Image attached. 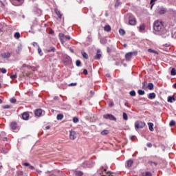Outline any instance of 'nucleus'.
I'll use <instances>...</instances> for the list:
<instances>
[{"label":"nucleus","mask_w":176,"mask_h":176,"mask_svg":"<svg viewBox=\"0 0 176 176\" xmlns=\"http://www.w3.org/2000/svg\"><path fill=\"white\" fill-rule=\"evenodd\" d=\"M109 133V131L104 129L103 131H101L100 134L102 135H107V134H108Z\"/></svg>","instance_id":"a878e982"},{"label":"nucleus","mask_w":176,"mask_h":176,"mask_svg":"<svg viewBox=\"0 0 176 176\" xmlns=\"http://www.w3.org/2000/svg\"><path fill=\"white\" fill-rule=\"evenodd\" d=\"M14 37L16 39H20V33L19 32H16L14 35Z\"/></svg>","instance_id":"7c9ffc66"},{"label":"nucleus","mask_w":176,"mask_h":176,"mask_svg":"<svg viewBox=\"0 0 176 176\" xmlns=\"http://www.w3.org/2000/svg\"><path fill=\"white\" fill-rule=\"evenodd\" d=\"M145 127V122L142 121H136L135 122V129L138 130L139 129H144Z\"/></svg>","instance_id":"20e7f679"},{"label":"nucleus","mask_w":176,"mask_h":176,"mask_svg":"<svg viewBox=\"0 0 176 176\" xmlns=\"http://www.w3.org/2000/svg\"><path fill=\"white\" fill-rule=\"evenodd\" d=\"M122 118H123L124 120H129V117L127 116V113H122Z\"/></svg>","instance_id":"c85d7f7f"},{"label":"nucleus","mask_w":176,"mask_h":176,"mask_svg":"<svg viewBox=\"0 0 176 176\" xmlns=\"http://www.w3.org/2000/svg\"><path fill=\"white\" fill-rule=\"evenodd\" d=\"M148 85V82L144 81V82H142V89H144V90H146V89H148V87H146V85Z\"/></svg>","instance_id":"bb28decb"},{"label":"nucleus","mask_w":176,"mask_h":176,"mask_svg":"<svg viewBox=\"0 0 176 176\" xmlns=\"http://www.w3.org/2000/svg\"><path fill=\"white\" fill-rule=\"evenodd\" d=\"M63 118H64V115L63 114H58L56 116L57 120H63Z\"/></svg>","instance_id":"393cba45"},{"label":"nucleus","mask_w":176,"mask_h":176,"mask_svg":"<svg viewBox=\"0 0 176 176\" xmlns=\"http://www.w3.org/2000/svg\"><path fill=\"white\" fill-rule=\"evenodd\" d=\"M133 160H128L126 162L127 167L129 168L133 166Z\"/></svg>","instance_id":"4be33fe9"},{"label":"nucleus","mask_w":176,"mask_h":176,"mask_svg":"<svg viewBox=\"0 0 176 176\" xmlns=\"http://www.w3.org/2000/svg\"><path fill=\"white\" fill-rule=\"evenodd\" d=\"M129 94L131 96V97H135V91H131Z\"/></svg>","instance_id":"e433bc0d"},{"label":"nucleus","mask_w":176,"mask_h":176,"mask_svg":"<svg viewBox=\"0 0 176 176\" xmlns=\"http://www.w3.org/2000/svg\"><path fill=\"white\" fill-rule=\"evenodd\" d=\"M33 46H38L39 47V45H38V43H33Z\"/></svg>","instance_id":"864d4df0"},{"label":"nucleus","mask_w":176,"mask_h":176,"mask_svg":"<svg viewBox=\"0 0 176 176\" xmlns=\"http://www.w3.org/2000/svg\"><path fill=\"white\" fill-rule=\"evenodd\" d=\"M77 134L75 131H69V138L72 140H76Z\"/></svg>","instance_id":"6e6552de"},{"label":"nucleus","mask_w":176,"mask_h":176,"mask_svg":"<svg viewBox=\"0 0 176 176\" xmlns=\"http://www.w3.org/2000/svg\"><path fill=\"white\" fill-rule=\"evenodd\" d=\"M49 34H51L52 35H53V34H54V31H53V30L50 29Z\"/></svg>","instance_id":"09e8293b"},{"label":"nucleus","mask_w":176,"mask_h":176,"mask_svg":"<svg viewBox=\"0 0 176 176\" xmlns=\"http://www.w3.org/2000/svg\"><path fill=\"white\" fill-rule=\"evenodd\" d=\"M170 75H172V76H175V75H176V71H175V68H173V69H171Z\"/></svg>","instance_id":"2f4dec72"},{"label":"nucleus","mask_w":176,"mask_h":176,"mask_svg":"<svg viewBox=\"0 0 176 176\" xmlns=\"http://www.w3.org/2000/svg\"><path fill=\"white\" fill-rule=\"evenodd\" d=\"M147 87H148V90H153V87H154L153 83L149 82L148 84Z\"/></svg>","instance_id":"5701e85b"},{"label":"nucleus","mask_w":176,"mask_h":176,"mask_svg":"<svg viewBox=\"0 0 176 176\" xmlns=\"http://www.w3.org/2000/svg\"><path fill=\"white\" fill-rule=\"evenodd\" d=\"M140 176H152V173L151 172H144L140 174Z\"/></svg>","instance_id":"a211bd4d"},{"label":"nucleus","mask_w":176,"mask_h":176,"mask_svg":"<svg viewBox=\"0 0 176 176\" xmlns=\"http://www.w3.org/2000/svg\"><path fill=\"white\" fill-rule=\"evenodd\" d=\"M0 88H1V83H0Z\"/></svg>","instance_id":"774afa93"},{"label":"nucleus","mask_w":176,"mask_h":176,"mask_svg":"<svg viewBox=\"0 0 176 176\" xmlns=\"http://www.w3.org/2000/svg\"><path fill=\"white\" fill-rule=\"evenodd\" d=\"M69 86H76V82H72L71 84L69 85Z\"/></svg>","instance_id":"3c124183"},{"label":"nucleus","mask_w":176,"mask_h":176,"mask_svg":"<svg viewBox=\"0 0 176 176\" xmlns=\"http://www.w3.org/2000/svg\"><path fill=\"white\" fill-rule=\"evenodd\" d=\"M70 51L72 52V53H74V50H70Z\"/></svg>","instance_id":"e2e57ef3"},{"label":"nucleus","mask_w":176,"mask_h":176,"mask_svg":"<svg viewBox=\"0 0 176 176\" xmlns=\"http://www.w3.org/2000/svg\"><path fill=\"white\" fill-rule=\"evenodd\" d=\"M166 10H164V9H161V10H159V12H158V13L160 14H164L165 13H166Z\"/></svg>","instance_id":"72a5a7b5"},{"label":"nucleus","mask_w":176,"mask_h":176,"mask_svg":"<svg viewBox=\"0 0 176 176\" xmlns=\"http://www.w3.org/2000/svg\"><path fill=\"white\" fill-rule=\"evenodd\" d=\"M11 54L10 52H3L1 54V57H3V58H9L10 57Z\"/></svg>","instance_id":"9b49d317"},{"label":"nucleus","mask_w":176,"mask_h":176,"mask_svg":"<svg viewBox=\"0 0 176 176\" xmlns=\"http://www.w3.org/2000/svg\"><path fill=\"white\" fill-rule=\"evenodd\" d=\"M45 130H50V126H45Z\"/></svg>","instance_id":"5fc2aeb1"},{"label":"nucleus","mask_w":176,"mask_h":176,"mask_svg":"<svg viewBox=\"0 0 176 176\" xmlns=\"http://www.w3.org/2000/svg\"><path fill=\"white\" fill-rule=\"evenodd\" d=\"M73 122L74 123H78L79 122V119L78 118V117H74L73 118Z\"/></svg>","instance_id":"58836bf2"},{"label":"nucleus","mask_w":176,"mask_h":176,"mask_svg":"<svg viewBox=\"0 0 176 176\" xmlns=\"http://www.w3.org/2000/svg\"><path fill=\"white\" fill-rule=\"evenodd\" d=\"M23 165L25 166V167H29L30 170H34L35 168L33 166H31L30 163L28 162L23 163Z\"/></svg>","instance_id":"2eb2a0df"},{"label":"nucleus","mask_w":176,"mask_h":176,"mask_svg":"<svg viewBox=\"0 0 176 176\" xmlns=\"http://www.w3.org/2000/svg\"><path fill=\"white\" fill-rule=\"evenodd\" d=\"M139 30H140V32H142V31L145 30V26L144 25H141L139 28Z\"/></svg>","instance_id":"473e14b6"},{"label":"nucleus","mask_w":176,"mask_h":176,"mask_svg":"<svg viewBox=\"0 0 176 176\" xmlns=\"http://www.w3.org/2000/svg\"><path fill=\"white\" fill-rule=\"evenodd\" d=\"M156 1L157 0H151V8L153 7V5H155V2H156Z\"/></svg>","instance_id":"c03bdc74"},{"label":"nucleus","mask_w":176,"mask_h":176,"mask_svg":"<svg viewBox=\"0 0 176 176\" xmlns=\"http://www.w3.org/2000/svg\"><path fill=\"white\" fill-rule=\"evenodd\" d=\"M81 54H82L83 58H85V60H88L89 59V55L85 52H83V51L81 52Z\"/></svg>","instance_id":"dca6fc26"},{"label":"nucleus","mask_w":176,"mask_h":176,"mask_svg":"<svg viewBox=\"0 0 176 176\" xmlns=\"http://www.w3.org/2000/svg\"><path fill=\"white\" fill-rule=\"evenodd\" d=\"M9 108H10V106L9 104L3 106V109H9Z\"/></svg>","instance_id":"a18cd8bd"},{"label":"nucleus","mask_w":176,"mask_h":176,"mask_svg":"<svg viewBox=\"0 0 176 176\" xmlns=\"http://www.w3.org/2000/svg\"><path fill=\"white\" fill-rule=\"evenodd\" d=\"M119 5H120V1L119 0H117L115 3V8L119 7Z\"/></svg>","instance_id":"ea45409f"},{"label":"nucleus","mask_w":176,"mask_h":176,"mask_svg":"<svg viewBox=\"0 0 176 176\" xmlns=\"http://www.w3.org/2000/svg\"><path fill=\"white\" fill-rule=\"evenodd\" d=\"M153 29L157 32H162V31H164V23L162 21L157 20L154 22Z\"/></svg>","instance_id":"f257e3e1"},{"label":"nucleus","mask_w":176,"mask_h":176,"mask_svg":"<svg viewBox=\"0 0 176 176\" xmlns=\"http://www.w3.org/2000/svg\"><path fill=\"white\" fill-rule=\"evenodd\" d=\"M48 53L52 52L54 53L56 52V48L54 47H50L49 49L46 50Z\"/></svg>","instance_id":"6ab92c4d"},{"label":"nucleus","mask_w":176,"mask_h":176,"mask_svg":"<svg viewBox=\"0 0 176 176\" xmlns=\"http://www.w3.org/2000/svg\"><path fill=\"white\" fill-rule=\"evenodd\" d=\"M10 102L12 103V104H16V98H11L10 100Z\"/></svg>","instance_id":"a19ab883"},{"label":"nucleus","mask_w":176,"mask_h":176,"mask_svg":"<svg viewBox=\"0 0 176 176\" xmlns=\"http://www.w3.org/2000/svg\"><path fill=\"white\" fill-rule=\"evenodd\" d=\"M74 174L76 176H83V172L79 170H76Z\"/></svg>","instance_id":"b1692460"},{"label":"nucleus","mask_w":176,"mask_h":176,"mask_svg":"<svg viewBox=\"0 0 176 176\" xmlns=\"http://www.w3.org/2000/svg\"><path fill=\"white\" fill-rule=\"evenodd\" d=\"M119 34H120V35H122V36L125 35L126 31H124V30H123V29H120Z\"/></svg>","instance_id":"cd10ccee"},{"label":"nucleus","mask_w":176,"mask_h":176,"mask_svg":"<svg viewBox=\"0 0 176 176\" xmlns=\"http://www.w3.org/2000/svg\"><path fill=\"white\" fill-rule=\"evenodd\" d=\"M148 52L149 53H155V51L153 50L152 49H148Z\"/></svg>","instance_id":"8fccbe9b"},{"label":"nucleus","mask_w":176,"mask_h":176,"mask_svg":"<svg viewBox=\"0 0 176 176\" xmlns=\"http://www.w3.org/2000/svg\"><path fill=\"white\" fill-rule=\"evenodd\" d=\"M1 74H6V72H8V71L5 68H1Z\"/></svg>","instance_id":"37998d69"},{"label":"nucleus","mask_w":176,"mask_h":176,"mask_svg":"<svg viewBox=\"0 0 176 176\" xmlns=\"http://www.w3.org/2000/svg\"><path fill=\"white\" fill-rule=\"evenodd\" d=\"M139 96H144V94H145V91L142 90V89H139L138 91Z\"/></svg>","instance_id":"c756f323"},{"label":"nucleus","mask_w":176,"mask_h":176,"mask_svg":"<svg viewBox=\"0 0 176 176\" xmlns=\"http://www.w3.org/2000/svg\"><path fill=\"white\" fill-rule=\"evenodd\" d=\"M135 54L136 56L137 52H128L125 54V60L126 61H130L131 60L133 55Z\"/></svg>","instance_id":"423d86ee"},{"label":"nucleus","mask_w":176,"mask_h":176,"mask_svg":"<svg viewBox=\"0 0 176 176\" xmlns=\"http://www.w3.org/2000/svg\"><path fill=\"white\" fill-rule=\"evenodd\" d=\"M148 129L150 130V131H153V123L152 122H148Z\"/></svg>","instance_id":"412c9836"},{"label":"nucleus","mask_w":176,"mask_h":176,"mask_svg":"<svg viewBox=\"0 0 176 176\" xmlns=\"http://www.w3.org/2000/svg\"><path fill=\"white\" fill-rule=\"evenodd\" d=\"M104 31H106V32H110V31L112 30L111 28V26L109 25H107L104 27Z\"/></svg>","instance_id":"f3484780"},{"label":"nucleus","mask_w":176,"mask_h":176,"mask_svg":"<svg viewBox=\"0 0 176 176\" xmlns=\"http://www.w3.org/2000/svg\"><path fill=\"white\" fill-rule=\"evenodd\" d=\"M58 36H59V38H60V41L62 45H64V43H65V42H68V41L71 40V36L69 35L65 36L63 33H59Z\"/></svg>","instance_id":"f03ea898"},{"label":"nucleus","mask_w":176,"mask_h":176,"mask_svg":"<svg viewBox=\"0 0 176 176\" xmlns=\"http://www.w3.org/2000/svg\"><path fill=\"white\" fill-rule=\"evenodd\" d=\"M107 52H108V53H110L111 50L109 49V47H107Z\"/></svg>","instance_id":"4d7b16f0"},{"label":"nucleus","mask_w":176,"mask_h":176,"mask_svg":"<svg viewBox=\"0 0 176 176\" xmlns=\"http://www.w3.org/2000/svg\"><path fill=\"white\" fill-rule=\"evenodd\" d=\"M38 54H40V56H42V54H42V49H41V47H38Z\"/></svg>","instance_id":"79ce46f5"},{"label":"nucleus","mask_w":176,"mask_h":176,"mask_svg":"<svg viewBox=\"0 0 176 176\" xmlns=\"http://www.w3.org/2000/svg\"><path fill=\"white\" fill-rule=\"evenodd\" d=\"M147 146L148 148H152V143H148Z\"/></svg>","instance_id":"603ef678"},{"label":"nucleus","mask_w":176,"mask_h":176,"mask_svg":"<svg viewBox=\"0 0 176 176\" xmlns=\"http://www.w3.org/2000/svg\"><path fill=\"white\" fill-rule=\"evenodd\" d=\"M148 98L149 100H153V99L156 98V94H155L154 92L149 94Z\"/></svg>","instance_id":"ddd939ff"},{"label":"nucleus","mask_w":176,"mask_h":176,"mask_svg":"<svg viewBox=\"0 0 176 176\" xmlns=\"http://www.w3.org/2000/svg\"><path fill=\"white\" fill-rule=\"evenodd\" d=\"M100 52H101V51L100 50H97L96 55L95 56V59L96 60H100V58H101Z\"/></svg>","instance_id":"4468645a"},{"label":"nucleus","mask_w":176,"mask_h":176,"mask_svg":"<svg viewBox=\"0 0 176 176\" xmlns=\"http://www.w3.org/2000/svg\"><path fill=\"white\" fill-rule=\"evenodd\" d=\"M22 67L23 68H25V67H28V65H27L26 64H23Z\"/></svg>","instance_id":"6e6d98bb"},{"label":"nucleus","mask_w":176,"mask_h":176,"mask_svg":"<svg viewBox=\"0 0 176 176\" xmlns=\"http://www.w3.org/2000/svg\"><path fill=\"white\" fill-rule=\"evenodd\" d=\"M81 64H82V63L80 62V60H77L76 61V65L77 67H80Z\"/></svg>","instance_id":"4c0bfd02"},{"label":"nucleus","mask_w":176,"mask_h":176,"mask_svg":"<svg viewBox=\"0 0 176 176\" xmlns=\"http://www.w3.org/2000/svg\"><path fill=\"white\" fill-rule=\"evenodd\" d=\"M104 171H107V169H104Z\"/></svg>","instance_id":"338daca9"},{"label":"nucleus","mask_w":176,"mask_h":176,"mask_svg":"<svg viewBox=\"0 0 176 176\" xmlns=\"http://www.w3.org/2000/svg\"><path fill=\"white\" fill-rule=\"evenodd\" d=\"M22 119H23V120H28L30 119V113H28V112H24L22 114Z\"/></svg>","instance_id":"9d476101"},{"label":"nucleus","mask_w":176,"mask_h":176,"mask_svg":"<svg viewBox=\"0 0 176 176\" xmlns=\"http://www.w3.org/2000/svg\"><path fill=\"white\" fill-rule=\"evenodd\" d=\"M0 104H2V100L0 99Z\"/></svg>","instance_id":"0e129e2a"},{"label":"nucleus","mask_w":176,"mask_h":176,"mask_svg":"<svg viewBox=\"0 0 176 176\" xmlns=\"http://www.w3.org/2000/svg\"><path fill=\"white\" fill-rule=\"evenodd\" d=\"M11 79L14 80L16 79V78H17V75L14 74V75H11L10 76Z\"/></svg>","instance_id":"49530a36"},{"label":"nucleus","mask_w":176,"mask_h":176,"mask_svg":"<svg viewBox=\"0 0 176 176\" xmlns=\"http://www.w3.org/2000/svg\"><path fill=\"white\" fill-rule=\"evenodd\" d=\"M10 127H11L12 130L14 131V133H17V131L19 130V126L17 125V124L16 122H12L10 124Z\"/></svg>","instance_id":"0eeeda50"},{"label":"nucleus","mask_w":176,"mask_h":176,"mask_svg":"<svg viewBox=\"0 0 176 176\" xmlns=\"http://www.w3.org/2000/svg\"><path fill=\"white\" fill-rule=\"evenodd\" d=\"M0 168H2V166H0Z\"/></svg>","instance_id":"69168bd1"},{"label":"nucleus","mask_w":176,"mask_h":176,"mask_svg":"<svg viewBox=\"0 0 176 176\" xmlns=\"http://www.w3.org/2000/svg\"><path fill=\"white\" fill-rule=\"evenodd\" d=\"M83 74H84L85 75H87V74H88L87 69H84V70H83Z\"/></svg>","instance_id":"de8ad7c7"},{"label":"nucleus","mask_w":176,"mask_h":176,"mask_svg":"<svg viewBox=\"0 0 176 176\" xmlns=\"http://www.w3.org/2000/svg\"><path fill=\"white\" fill-rule=\"evenodd\" d=\"M54 12L58 16V19L61 20L63 19V14L61 13L60 10H58V9L55 8Z\"/></svg>","instance_id":"1a4fd4ad"},{"label":"nucleus","mask_w":176,"mask_h":176,"mask_svg":"<svg viewBox=\"0 0 176 176\" xmlns=\"http://www.w3.org/2000/svg\"><path fill=\"white\" fill-rule=\"evenodd\" d=\"M137 23V20L135 19V17L134 15L129 14V25H135Z\"/></svg>","instance_id":"7ed1b4c3"},{"label":"nucleus","mask_w":176,"mask_h":176,"mask_svg":"<svg viewBox=\"0 0 176 176\" xmlns=\"http://www.w3.org/2000/svg\"><path fill=\"white\" fill-rule=\"evenodd\" d=\"M173 88H174V89H176V83H175V84L173 85Z\"/></svg>","instance_id":"13d9d810"},{"label":"nucleus","mask_w":176,"mask_h":176,"mask_svg":"<svg viewBox=\"0 0 176 176\" xmlns=\"http://www.w3.org/2000/svg\"><path fill=\"white\" fill-rule=\"evenodd\" d=\"M34 113L36 116H38V117L42 116V109H38L35 110Z\"/></svg>","instance_id":"f8f14e48"},{"label":"nucleus","mask_w":176,"mask_h":176,"mask_svg":"<svg viewBox=\"0 0 176 176\" xmlns=\"http://www.w3.org/2000/svg\"><path fill=\"white\" fill-rule=\"evenodd\" d=\"M149 164H151V166H157V162H155L153 161H149L148 162Z\"/></svg>","instance_id":"f704fd0d"},{"label":"nucleus","mask_w":176,"mask_h":176,"mask_svg":"<svg viewBox=\"0 0 176 176\" xmlns=\"http://www.w3.org/2000/svg\"><path fill=\"white\" fill-rule=\"evenodd\" d=\"M104 119H109V120H113L114 122H116V117L112 114H104L103 115Z\"/></svg>","instance_id":"39448f33"},{"label":"nucleus","mask_w":176,"mask_h":176,"mask_svg":"<svg viewBox=\"0 0 176 176\" xmlns=\"http://www.w3.org/2000/svg\"><path fill=\"white\" fill-rule=\"evenodd\" d=\"M20 50H21V48L19 47L18 53H20Z\"/></svg>","instance_id":"bf43d9fd"},{"label":"nucleus","mask_w":176,"mask_h":176,"mask_svg":"<svg viewBox=\"0 0 176 176\" xmlns=\"http://www.w3.org/2000/svg\"><path fill=\"white\" fill-rule=\"evenodd\" d=\"M113 103H111L109 104V107H113Z\"/></svg>","instance_id":"052dcab7"},{"label":"nucleus","mask_w":176,"mask_h":176,"mask_svg":"<svg viewBox=\"0 0 176 176\" xmlns=\"http://www.w3.org/2000/svg\"><path fill=\"white\" fill-rule=\"evenodd\" d=\"M124 47H127V44H124Z\"/></svg>","instance_id":"680f3d73"},{"label":"nucleus","mask_w":176,"mask_h":176,"mask_svg":"<svg viewBox=\"0 0 176 176\" xmlns=\"http://www.w3.org/2000/svg\"><path fill=\"white\" fill-rule=\"evenodd\" d=\"M175 124H176V122H175L174 120H171V121L170 122V123H169V126H170V127H173V126H175Z\"/></svg>","instance_id":"c9c22d12"},{"label":"nucleus","mask_w":176,"mask_h":176,"mask_svg":"<svg viewBox=\"0 0 176 176\" xmlns=\"http://www.w3.org/2000/svg\"><path fill=\"white\" fill-rule=\"evenodd\" d=\"M175 98L174 97V96H169L168 98V102H170V103H173V101H175Z\"/></svg>","instance_id":"aec40b11"}]
</instances>
